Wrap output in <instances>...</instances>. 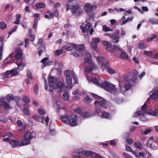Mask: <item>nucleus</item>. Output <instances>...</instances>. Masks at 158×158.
<instances>
[{
	"label": "nucleus",
	"mask_w": 158,
	"mask_h": 158,
	"mask_svg": "<svg viewBox=\"0 0 158 158\" xmlns=\"http://www.w3.org/2000/svg\"><path fill=\"white\" fill-rule=\"evenodd\" d=\"M147 108V105L146 103H145L142 106L141 110L137 111L135 113V116L137 117L143 114L144 112L146 110Z\"/></svg>",
	"instance_id": "nucleus-10"
},
{
	"label": "nucleus",
	"mask_w": 158,
	"mask_h": 158,
	"mask_svg": "<svg viewBox=\"0 0 158 158\" xmlns=\"http://www.w3.org/2000/svg\"><path fill=\"white\" fill-rule=\"evenodd\" d=\"M107 72L111 74H113L116 73L115 71L110 67L107 68Z\"/></svg>",
	"instance_id": "nucleus-46"
},
{
	"label": "nucleus",
	"mask_w": 158,
	"mask_h": 158,
	"mask_svg": "<svg viewBox=\"0 0 158 158\" xmlns=\"http://www.w3.org/2000/svg\"><path fill=\"white\" fill-rule=\"evenodd\" d=\"M109 84V83L107 81H105L102 82L100 84V86L101 87L107 90V89H108V86Z\"/></svg>",
	"instance_id": "nucleus-33"
},
{
	"label": "nucleus",
	"mask_w": 158,
	"mask_h": 158,
	"mask_svg": "<svg viewBox=\"0 0 158 158\" xmlns=\"http://www.w3.org/2000/svg\"><path fill=\"white\" fill-rule=\"evenodd\" d=\"M8 102L14 100L16 103L17 105H19V102L20 100V98L18 96H14L13 94H7L6 96Z\"/></svg>",
	"instance_id": "nucleus-6"
},
{
	"label": "nucleus",
	"mask_w": 158,
	"mask_h": 158,
	"mask_svg": "<svg viewBox=\"0 0 158 158\" xmlns=\"http://www.w3.org/2000/svg\"><path fill=\"white\" fill-rule=\"evenodd\" d=\"M48 81L50 83L55 84L57 82V79L55 77L52 76L48 78Z\"/></svg>",
	"instance_id": "nucleus-31"
},
{
	"label": "nucleus",
	"mask_w": 158,
	"mask_h": 158,
	"mask_svg": "<svg viewBox=\"0 0 158 158\" xmlns=\"http://www.w3.org/2000/svg\"><path fill=\"white\" fill-rule=\"evenodd\" d=\"M91 81L94 84H97L98 82V79L96 78H91Z\"/></svg>",
	"instance_id": "nucleus-61"
},
{
	"label": "nucleus",
	"mask_w": 158,
	"mask_h": 158,
	"mask_svg": "<svg viewBox=\"0 0 158 158\" xmlns=\"http://www.w3.org/2000/svg\"><path fill=\"white\" fill-rule=\"evenodd\" d=\"M92 40V42H91L90 43V45L92 48L94 49H96L98 46V44L96 42L94 41L93 40Z\"/></svg>",
	"instance_id": "nucleus-48"
},
{
	"label": "nucleus",
	"mask_w": 158,
	"mask_h": 158,
	"mask_svg": "<svg viewBox=\"0 0 158 158\" xmlns=\"http://www.w3.org/2000/svg\"><path fill=\"white\" fill-rule=\"evenodd\" d=\"M46 13L49 15H44V17L46 19H50L54 16L56 17H57L58 16L59 13L57 9H56L55 10L53 13H52L49 10H47Z\"/></svg>",
	"instance_id": "nucleus-5"
},
{
	"label": "nucleus",
	"mask_w": 158,
	"mask_h": 158,
	"mask_svg": "<svg viewBox=\"0 0 158 158\" xmlns=\"http://www.w3.org/2000/svg\"><path fill=\"white\" fill-rule=\"evenodd\" d=\"M71 10V12L73 15L77 13L78 15H81L82 14V10L78 6L72 5L70 6V9Z\"/></svg>",
	"instance_id": "nucleus-3"
},
{
	"label": "nucleus",
	"mask_w": 158,
	"mask_h": 158,
	"mask_svg": "<svg viewBox=\"0 0 158 158\" xmlns=\"http://www.w3.org/2000/svg\"><path fill=\"white\" fill-rule=\"evenodd\" d=\"M97 8V6L95 5H92L91 3H87L85 4L84 9L85 11L88 13L89 14V12L91 11L93 9H96Z\"/></svg>",
	"instance_id": "nucleus-8"
},
{
	"label": "nucleus",
	"mask_w": 158,
	"mask_h": 158,
	"mask_svg": "<svg viewBox=\"0 0 158 158\" xmlns=\"http://www.w3.org/2000/svg\"><path fill=\"white\" fill-rule=\"evenodd\" d=\"M74 0H69V1L66 4V10L68 11L70 9V3L73 2Z\"/></svg>",
	"instance_id": "nucleus-47"
},
{
	"label": "nucleus",
	"mask_w": 158,
	"mask_h": 158,
	"mask_svg": "<svg viewBox=\"0 0 158 158\" xmlns=\"http://www.w3.org/2000/svg\"><path fill=\"white\" fill-rule=\"evenodd\" d=\"M63 52V50L62 49L60 48L56 51L55 54L56 56H59L61 55Z\"/></svg>",
	"instance_id": "nucleus-44"
},
{
	"label": "nucleus",
	"mask_w": 158,
	"mask_h": 158,
	"mask_svg": "<svg viewBox=\"0 0 158 158\" xmlns=\"http://www.w3.org/2000/svg\"><path fill=\"white\" fill-rule=\"evenodd\" d=\"M132 79L133 80H136L137 78V77L138 74V73L137 71L135 70H134L132 71Z\"/></svg>",
	"instance_id": "nucleus-37"
},
{
	"label": "nucleus",
	"mask_w": 158,
	"mask_h": 158,
	"mask_svg": "<svg viewBox=\"0 0 158 158\" xmlns=\"http://www.w3.org/2000/svg\"><path fill=\"white\" fill-rule=\"evenodd\" d=\"M114 34L117 36H119L120 37L123 36L126 34L125 31L124 30L123 28L122 27L120 29L117 30L115 31Z\"/></svg>",
	"instance_id": "nucleus-15"
},
{
	"label": "nucleus",
	"mask_w": 158,
	"mask_h": 158,
	"mask_svg": "<svg viewBox=\"0 0 158 158\" xmlns=\"http://www.w3.org/2000/svg\"><path fill=\"white\" fill-rule=\"evenodd\" d=\"M52 64V61H48L46 62L44 64H42V67L44 68L46 66H48L51 65Z\"/></svg>",
	"instance_id": "nucleus-51"
},
{
	"label": "nucleus",
	"mask_w": 158,
	"mask_h": 158,
	"mask_svg": "<svg viewBox=\"0 0 158 158\" xmlns=\"http://www.w3.org/2000/svg\"><path fill=\"white\" fill-rule=\"evenodd\" d=\"M23 137L24 139L21 140L23 145L30 144L31 140L34 137L32 133L30 132L25 133L23 135Z\"/></svg>",
	"instance_id": "nucleus-2"
},
{
	"label": "nucleus",
	"mask_w": 158,
	"mask_h": 158,
	"mask_svg": "<svg viewBox=\"0 0 158 158\" xmlns=\"http://www.w3.org/2000/svg\"><path fill=\"white\" fill-rule=\"evenodd\" d=\"M123 156L125 158H133L128 154L124 152L123 153Z\"/></svg>",
	"instance_id": "nucleus-63"
},
{
	"label": "nucleus",
	"mask_w": 158,
	"mask_h": 158,
	"mask_svg": "<svg viewBox=\"0 0 158 158\" xmlns=\"http://www.w3.org/2000/svg\"><path fill=\"white\" fill-rule=\"evenodd\" d=\"M95 65L93 63H90L88 65L87 67L85 69V71L87 73H90L94 69Z\"/></svg>",
	"instance_id": "nucleus-23"
},
{
	"label": "nucleus",
	"mask_w": 158,
	"mask_h": 158,
	"mask_svg": "<svg viewBox=\"0 0 158 158\" xmlns=\"http://www.w3.org/2000/svg\"><path fill=\"white\" fill-rule=\"evenodd\" d=\"M102 117L103 118L109 119L110 118L111 115L110 113H107L106 111L102 112Z\"/></svg>",
	"instance_id": "nucleus-27"
},
{
	"label": "nucleus",
	"mask_w": 158,
	"mask_h": 158,
	"mask_svg": "<svg viewBox=\"0 0 158 158\" xmlns=\"http://www.w3.org/2000/svg\"><path fill=\"white\" fill-rule=\"evenodd\" d=\"M108 36L111 39L112 41L114 43H118L119 41L120 37L119 36L109 34Z\"/></svg>",
	"instance_id": "nucleus-13"
},
{
	"label": "nucleus",
	"mask_w": 158,
	"mask_h": 158,
	"mask_svg": "<svg viewBox=\"0 0 158 158\" xmlns=\"http://www.w3.org/2000/svg\"><path fill=\"white\" fill-rule=\"evenodd\" d=\"M10 144L12 148L24 146L23 145V144L22 141H19L15 139H12L10 141Z\"/></svg>",
	"instance_id": "nucleus-9"
},
{
	"label": "nucleus",
	"mask_w": 158,
	"mask_h": 158,
	"mask_svg": "<svg viewBox=\"0 0 158 158\" xmlns=\"http://www.w3.org/2000/svg\"><path fill=\"white\" fill-rule=\"evenodd\" d=\"M74 111L78 114H82L83 111L81 109L77 108L74 110Z\"/></svg>",
	"instance_id": "nucleus-59"
},
{
	"label": "nucleus",
	"mask_w": 158,
	"mask_h": 158,
	"mask_svg": "<svg viewBox=\"0 0 158 158\" xmlns=\"http://www.w3.org/2000/svg\"><path fill=\"white\" fill-rule=\"evenodd\" d=\"M18 69L20 71H22L23 69L25 67V64L23 62H21L18 64Z\"/></svg>",
	"instance_id": "nucleus-39"
},
{
	"label": "nucleus",
	"mask_w": 158,
	"mask_h": 158,
	"mask_svg": "<svg viewBox=\"0 0 158 158\" xmlns=\"http://www.w3.org/2000/svg\"><path fill=\"white\" fill-rule=\"evenodd\" d=\"M94 153V152H93L91 151H87L84 152V154L86 156H93Z\"/></svg>",
	"instance_id": "nucleus-42"
},
{
	"label": "nucleus",
	"mask_w": 158,
	"mask_h": 158,
	"mask_svg": "<svg viewBox=\"0 0 158 158\" xmlns=\"http://www.w3.org/2000/svg\"><path fill=\"white\" fill-rule=\"evenodd\" d=\"M3 40L0 37V51L2 52L3 46Z\"/></svg>",
	"instance_id": "nucleus-56"
},
{
	"label": "nucleus",
	"mask_w": 158,
	"mask_h": 158,
	"mask_svg": "<svg viewBox=\"0 0 158 158\" xmlns=\"http://www.w3.org/2000/svg\"><path fill=\"white\" fill-rule=\"evenodd\" d=\"M23 55V51L22 50L19 48L17 49L16 50L15 57L16 59H19L22 57Z\"/></svg>",
	"instance_id": "nucleus-18"
},
{
	"label": "nucleus",
	"mask_w": 158,
	"mask_h": 158,
	"mask_svg": "<svg viewBox=\"0 0 158 158\" xmlns=\"http://www.w3.org/2000/svg\"><path fill=\"white\" fill-rule=\"evenodd\" d=\"M134 146L139 149H141L142 148V144L139 142H137L134 143Z\"/></svg>",
	"instance_id": "nucleus-36"
},
{
	"label": "nucleus",
	"mask_w": 158,
	"mask_h": 158,
	"mask_svg": "<svg viewBox=\"0 0 158 158\" xmlns=\"http://www.w3.org/2000/svg\"><path fill=\"white\" fill-rule=\"evenodd\" d=\"M156 37V35L153 34L152 35H149L147 39V41L148 42H149L155 38Z\"/></svg>",
	"instance_id": "nucleus-38"
},
{
	"label": "nucleus",
	"mask_w": 158,
	"mask_h": 158,
	"mask_svg": "<svg viewBox=\"0 0 158 158\" xmlns=\"http://www.w3.org/2000/svg\"><path fill=\"white\" fill-rule=\"evenodd\" d=\"M102 44L106 47V49L108 51H110L112 47V44L109 41L102 40Z\"/></svg>",
	"instance_id": "nucleus-16"
},
{
	"label": "nucleus",
	"mask_w": 158,
	"mask_h": 158,
	"mask_svg": "<svg viewBox=\"0 0 158 158\" xmlns=\"http://www.w3.org/2000/svg\"><path fill=\"white\" fill-rule=\"evenodd\" d=\"M138 47L140 49H143L146 48V45L144 43H140L139 44Z\"/></svg>",
	"instance_id": "nucleus-57"
},
{
	"label": "nucleus",
	"mask_w": 158,
	"mask_h": 158,
	"mask_svg": "<svg viewBox=\"0 0 158 158\" xmlns=\"http://www.w3.org/2000/svg\"><path fill=\"white\" fill-rule=\"evenodd\" d=\"M35 6L38 9H44L45 7V5L42 3H38L36 4Z\"/></svg>",
	"instance_id": "nucleus-34"
},
{
	"label": "nucleus",
	"mask_w": 158,
	"mask_h": 158,
	"mask_svg": "<svg viewBox=\"0 0 158 158\" xmlns=\"http://www.w3.org/2000/svg\"><path fill=\"white\" fill-rule=\"evenodd\" d=\"M62 98L65 101H68L69 100V94L67 92H65L62 96Z\"/></svg>",
	"instance_id": "nucleus-40"
},
{
	"label": "nucleus",
	"mask_w": 158,
	"mask_h": 158,
	"mask_svg": "<svg viewBox=\"0 0 158 158\" xmlns=\"http://www.w3.org/2000/svg\"><path fill=\"white\" fill-rule=\"evenodd\" d=\"M73 48L77 50L79 52H81L84 51L85 49L84 46V45H79L74 44L73 45Z\"/></svg>",
	"instance_id": "nucleus-19"
},
{
	"label": "nucleus",
	"mask_w": 158,
	"mask_h": 158,
	"mask_svg": "<svg viewBox=\"0 0 158 158\" xmlns=\"http://www.w3.org/2000/svg\"><path fill=\"white\" fill-rule=\"evenodd\" d=\"M120 59L129 60V58L128 54L126 52H122L120 56Z\"/></svg>",
	"instance_id": "nucleus-24"
},
{
	"label": "nucleus",
	"mask_w": 158,
	"mask_h": 158,
	"mask_svg": "<svg viewBox=\"0 0 158 158\" xmlns=\"http://www.w3.org/2000/svg\"><path fill=\"white\" fill-rule=\"evenodd\" d=\"M133 18V17H128L125 20L122 22L123 24H125L127 22L131 21Z\"/></svg>",
	"instance_id": "nucleus-49"
},
{
	"label": "nucleus",
	"mask_w": 158,
	"mask_h": 158,
	"mask_svg": "<svg viewBox=\"0 0 158 158\" xmlns=\"http://www.w3.org/2000/svg\"><path fill=\"white\" fill-rule=\"evenodd\" d=\"M64 75L66 76V78L72 76L73 79L75 80V83H76L77 82V79L76 75L75 74V73L73 71L71 72V73H70V71L69 70H66L64 71Z\"/></svg>",
	"instance_id": "nucleus-7"
},
{
	"label": "nucleus",
	"mask_w": 158,
	"mask_h": 158,
	"mask_svg": "<svg viewBox=\"0 0 158 158\" xmlns=\"http://www.w3.org/2000/svg\"><path fill=\"white\" fill-rule=\"evenodd\" d=\"M7 24L6 23L3 22L1 21L0 23V28L2 30H4L5 29L6 27Z\"/></svg>",
	"instance_id": "nucleus-43"
},
{
	"label": "nucleus",
	"mask_w": 158,
	"mask_h": 158,
	"mask_svg": "<svg viewBox=\"0 0 158 158\" xmlns=\"http://www.w3.org/2000/svg\"><path fill=\"white\" fill-rule=\"evenodd\" d=\"M82 114L84 117L86 118H89L90 116V114L89 113L87 112H82Z\"/></svg>",
	"instance_id": "nucleus-55"
},
{
	"label": "nucleus",
	"mask_w": 158,
	"mask_h": 158,
	"mask_svg": "<svg viewBox=\"0 0 158 158\" xmlns=\"http://www.w3.org/2000/svg\"><path fill=\"white\" fill-rule=\"evenodd\" d=\"M113 49L115 52V56H118V55L116 54V52H121L122 49L118 47L117 45H114L113 46Z\"/></svg>",
	"instance_id": "nucleus-29"
},
{
	"label": "nucleus",
	"mask_w": 158,
	"mask_h": 158,
	"mask_svg": "<svg viewBox=\"0 0 158 158\" xmlns=\"http://www.w3.org/2000/svg\"><path fill=\"white\" fill-rule=\"evenodd\" d=\"M152 130L150 128H143L140 130V134L142 135H146L148 133H150Z\"/></svg>",
	"instance_id": "nucleus-22"
},
{
	"label": "nucleus",
	"mask_w": 158,
	"mask_h": 158,
	"mask_svg": "<svg viewBox=\"0 0 158 158\" xmlns=\"http://www.w3.org/2000/svg\"><path fill=\"white\" fill-rule=\"evenodd\" d=\"M0 106L5 110H8L11 107L10 105L5 101L1 102Z\"/></svg>",
	"instance_id": "nucleus-17"
},
{
	"label": "nucleus",
	"mask_w": 158,
	"mask_h": 158,
	"mask_svg": "<svg viewBox=\"0 0 158 158\" xmlns=\"http://www.w3.org/2000/svg\"><path fill=\"white\" fill-rule=\"evenodd\" d=\"M18 69V68H14L10 71H7L6 73L4 74V78L16 76L18 75L19 73L17 71Z\"/></svg>",
	"instance_id": "nucleus-4"
},
{
	"label": "nucleus",
	"mask_w": 158,
	"mask_h": 158,
	"mask_svg": "<svg viewBox=\"0 0 158 158\" xmlns=\"http://www.w3.org/2000/svg\"><path fill=\"white\" fill-rule=\"evenodd\" d=\"M38 86L36 84H35L34 86V92L36 95L38 94Z\"/></svg>",
	"instance_id": "nucleus-54"
},
{
	"label": "nucleus",
	"mask_w": 158,
	"mask_h": 158,
	"mask_svg": "<svg viewBox=\"0 0 158 158\" xmlns=\"http://www.w3.org/2000/svg\"><path fill=\"white\" fill-rule=\"evenodd\" d=\"M38 113L41 115H43L46 114L45 110L42 108H39L38 109Z\"/></svg>",
	"instance_id": "nucleus-52"
},
{
	"label": "nucleus",
	"mask_w": 158,
	"mask_h": 158,
	"mask_svg": "<svg viewBox=\"0 0 158 158\" xmlns=\"http://www.w3.org/2000/svg\"><path fill=\"white\" fill-rule=\"evenodd\" d=\"M27 76L30 79H32L33 78L31 73L30 71H27Z\"/></svg>",
	"instance_id": "nucleus-62"
},
{
	"label": "nucleus",
	"mask_w": 158,
	"mask_h": 158,
	"mask_svg": "<svg viewBox=\"0 0 158 158\" xmlns=\"http://www.w3.org/2000/svg\"><path fill=\"white\" fill-rule=\"evenodd\" d=\"M23 113L27 115H30V112L28 109L26 108V107H24L23 108Z\"/></svg>",
	"instance_id": "nucleus-45"
},
{
	"label": "nucleus",
	"mask_w": 158,
	"mask_h": 158,
	"mask_svg": "<svg viewBox=\"0 0 158 158\" xmlns=\"http://www.w3.org/2000/svg\"><path fill=\"white\" fill-rule=\"evenodd\" d=\"M95 105L96 106V107H95L96 111L97 112V114H99L100 113H101V110L100 108V106H101L99 105V106H97V105H96V104Z\"/></svg>",
	"instance_id": "nucleus-58"
},
{
	"label": "nucleus",
	"mask_w": 158,
	"mask_h": 158,
	"mask_svg": "<svg viewBox=\"0 0 158 158\" xmlns=\"http://www.w3.org/2000/svg\"><path fill=\"white\" fill-rule=\"evenodd\" d=\"M146 113H148V114L153 116H156L158 115V109H156L154 110L152 112H146Z\"/></svg>",
	"instance_id": "nucleus-35"
},
{
	"label": "nucleus",
	"mask_w": 158,
	"mask_h": 158,
	"mask_svg": "<svg viewBox=\"0 0 158 158\" xmlns=\"http://www.w3.org/2000/svg\"><path fill=\"white\" fill-rule=\"evenodd\" d=\"M49 86L51 87H52L53 88H59L60 89L63 88L64 84L63 82H58L55 85H49Z\"/></svg>",
	"instance_id": "nucleus-20"
},
{
	"label": "nucleus",
	"mask_w": 158,
	"mask_h": 158,
	"mask_svg": "<svg viewBox=\"0 0 158 158\" xmlns=\"http://www.w3.org/2000/svg\"><path fill=\"white\" fill-rule=\"evenodd\" d=\"M125 149L126 151L128 152H130L132 154H134L136 157V158H139V156H138V155L136 154V152L135 151H134L131 149V148L130 147L126 145L125 146Z\"/></svg>",
	"instance_id": "nucleus-26"
},
{
	"label": "nucleus",
	"mask_w": 158,
	"mask_h": 158,
	"mask_svg": "<svg viewBox=\"0 0 158 158\" xmlns=\"http://www.w3.org/2000/svg\"><path fill=\"white\" fill-rule=\"evenodd\" d=\"M91 27V24L89 23L86 24L84 27L80 25V28L82 32L83 33H84L86 31H89Z\"/></svg>",
	"instance_id": "nucleus-14"
},
{
	"label": "nucleus",
	"mask_w": 158,
	"mask_h": 158,
	"mask_svg": "<svg viewBox=\"0 0 158 158\" xmlns=\"http://www.w3.org/2000/svg\"><path fill=\"white\" fill-rule=\"evenodd\" d=\"M150 94L149 98H150L153 100L158 98V87L155 90H153L150 92Z\"/></svg>",
	"instance_id": "nucleus-11"
},
{
	"label": "nucleus",
	"mask_w": 158,
	"mask_h": 158,
	"mask_svg": "<svg viewBox=\"0 0 158 158\" xmlns=\"http://www.w3.org/2000/svg\"><path fill=\"white\" fill-rule=\"evenodd\" d=\"M108 89L107 90V91L110 92L111 93L114 94L113 90H114L115 89V85L113 84H109L108 86Z\"/></svg>",
	"instance_id": "nucleus-28"
},
{
	"label": "nucleus",
	"mask_w": 158,
	"mask_h": 158,
	"mask_svg": "<svg viewBox=\"0 0 158 158\" xmlns=\"http://www.w3.org/2000/svg\"><path fill=\"white\" fill-rule=\"evenodd\" d=\"M93 157L94 158H103L101 156L95 152L94 153Z\"/></svg>",
	"instance_id": "nucleus-64"
},
{
	"label": "nucleus",
	"mask_w": 158,
	"mask_h": 158,
	"mask_svg": "<svg viewBox=\"0 0 158 158\" xmlns=\"http://www.w3.org/2000/svg\"><path fill=\"white\" fill-rule=\"evenodd\" d=\"M92 97L98 100L99 101H95L94 102L95 105L97 104L98 105L102 107L105 108L106 109L107 108L106 104L107 103V100L95 94L92 93L91 94Z\"/></svg>",
	"instance_id": "nucleus-1"
},
{
	"label": "nucleus",
	"mask_w": 158,
	"mask_h": 158,
	"mask_svg": "<svg viewBox=\"0 0 158 158\" xmlns=\"http://www.w3.org/2000/svg\"><path fill=\"white\" fill-rule=\"evenodd\" d=\"M74 44H72L69 45H65L63 46V48L66 50L68 51H71L73 48V45Z\"/></svg>",
	"instance_id": "nucleus-30"
},
{
	"label": "nucleus",
	"mask_w": 158,
	"mask_h": 158,
	"mask_svg": "<svg viewBox=\"0 0 158 158\" xmlns=\"http://www.w3.org/2000/svg\"><path fill=\"white\" fill-rule=\"evenodd\" d=\"M82 93L83 95L84 99L85 102L87 103L90 102L91 99L87 94L85 91L82 92Z\"/></svg>",
	"instance_id": "nucleus-21"
},
{
	"label": "nucleus",
	"mask_w": 158,
	"mask_h": 158,
	"mask_svg": "<svg viewBox=\"0 0 158 158\" xmlns=\"http://www.w3.org/2000/svg\"><path fill=\"white\" fill-rule=\"evenodd\" d=\"M92 60L89 58L87 57H85L84 59V61L85 63H88V65L90 63H93L92 62Z\"/></svg>",
	"instance_id": "nucleus-53"
},
{
	"label": "nucleus",
	"mask_w": 158,
	"mask_h": 158,
	"mask_svg": "<svg viewBox=\"0 0 158 158\" xmlns=\"http://www.w3.org/2000/svg\"><path fill=\"white\" fill-rule=\"evenodd\" d=\"M16 123L18 126L20 127H22L23 125V123L20 120H17Z\"/></svg>",
	"instance_id": "nucleus-60"
},
{
	"label": "nucleus",
	"mask_w": 158,
	"mask_h": 158,
	"mask_svg": "<svg viewBox=\"0 0 158 158\" xmlns=\"http://www.w3.org/2000/svg\"><path fill=\"white\" fill-rule=\"evenodd\" d=\"M124 87L126 90L130 89L131 87V85L129 83H126L124 85Z\"/></svg>",
	"instance_id": "nucleus-50"
},
{
	"label": "nucleus",
	"mask_w": 158,
	"mask_h": 158,
	"mask_svg": "<svg viewBox=\"0 0 158 158\" xmlns=\"http://www.w3.org/2000/svg\"><path fill=\"white\" fill-rule=\"evenodd\" d=\"M69 118V116L67 114H65V115H63L61 117V121L65 123L67 122Z\"/></svg>",
	"instance_id": "nucleus-32"
},
{
	"label": "nucleus",
	"mask_w": 158,
	"mask_h": 158,
	"mask_svg": "<svg viewBox=\"0 0 158 158\" xmlns=\"http://www.w3.org/2000/svg\"><path fill=\"white\" fill-rule=\"evenodd\" d=\"M77 118V117L76 115H75L73 116H72L69 119V125L72 126H74L76 125Z\"/></svg>",
	"instance_id": "nucleus-12"
},
{
	"label": "nucleus",
	"mask_w": 158,
	"mask_h": 158,
	"mask_svg": "<svg viewBox=\"0 0 158 158\" xmlns=\"http://www.w3.org/2000/svg\"><path fill=\"white\" fill-rule=\"evenodd\" d=\"M72 77L71 76L66 78V81L67 84L68 85H71L72 83Z\"/></svg>",
	"instance_id": "nucleus-41"
},
{
	"label": "nucleus",
	"mask_w": 158,
	"mask_h": 158,
	"mask_svg": "<svg viewBox=\"0 0 158 158\" xmlns=\"http://www.w3.org/2000/svg\"><path fill=\"white\" fill-rule=\"evenodd\" d=\"M22 99L23 102L25 103L24 104V107H28V105L27 103H29L30 102V100L29 98L26 96H23Z\"/></svg>",
	"instance_id": "nucleus-25"
}]
</instances>
